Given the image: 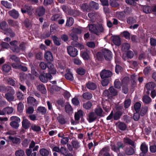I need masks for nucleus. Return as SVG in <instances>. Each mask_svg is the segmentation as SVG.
Segmentation results:
<instances>
[{
    "mask_svg": "<svg viewBox=\"0 0 156 156\" xmlns=\"http://www.w3.org/2000/svg\"><path fill=\"white\" fill-rule=\"evenodd\" d=\"M40 153L42 156H48L49 153L48 150L45 148H42L40 150Z\"/></svg>",
    "mask_w": 156,
    "mask_h": 156,
    "instance_id": "nucleus-24",
    "label": "nucleus"
},
{
    "mask_svg": "<svg viewBox=\"0 0 156 156\" xmlns=\"http://www.w3.org/2000/svg\"><path fill=\"white\" fill-rule=\"evenodd\" d=\"M124 141L125 143L131 145L132 146L135 147L134 143L130 139L127 138H124Z\"/></svg>",
    "mask_w": 156,
    "mask_h": 156,
    "instance_id": "nucleus-29",
    "label": "nucleus"
},
{
    "mask_svg": "<svg viewBox=\"0 0 156 156\" xmlns=\"http://www.w3.org/2000/svg\"><path fill=\"white\" fill-rule=\"evenodd\" d=\"M106 60H110L112 58V52L108 50L105 49L102 51V54Z\"/></svg>",
    "mask_w": 156,
    "mask_h": 156,
    "instance_id": "nucleus-8",
    "label": "nucleus"
},
{
    "mask_svg": "<svg viewBox=\"0 0 156 156\" xmlns=\"http://www.w3.org/2000/svg\"><path fill=\"white\" fill-rule=\"evenodd\" d=\"M110 3L112 7H117L119 5L116 0H111L110 1Z\"/></svg>",
    "mask_w": 156,
    "mask_h": 156,
    "instance_id": "nucleus-58",
    "label": "nucleus"
},
{
    "mask_svg": "<svg viewBox=\"0 0 156 156\" xmlns=\"http://www.w3.org/2000/svg\"><path fill=\"white\" fill-rule=\"evenodd\" d=\"M18 99L20 100H22L24 99L23 94L20 92L18 91L16 93Z\"/></svg>",
    "mask_w": 156,
    "mask_h": 156,
    "instance_id": "nucleus-55",
    "label": "nucleus"
},
{
    "mask_svg": "<svg viewBox=\"0 0 156 156\" xmlns=\"http://www.w3.org/2000/svg\"><path fill=\"white\" fill-rule=\"evenodd\" d=\"M112 72L108 70H103L100 73V76L102 79L110 77L112 75Z\"/></svg>",
    "mask_w": 156,
    "mask_h": 156,
    "instance_id": "nucleus-7",
    "label": "nucleus"
},
{
    "mask_svg": "<svg viewBox=\"0 0 156 156\" xmlns=\"http://www.w3.org/2000/svg\"><path fill=\"white\" fill-rule=\"evenodd\" d=\"M67 49L68 54L71 57H74L78 55V51L74 48L70 46H68Z\"/></svg>",
    "mask_w": 156,
    "mask_h": 156,
    "instance_id": "nucleus-4",
    "label": "nucleus"
},
{
    "mask_svg": "<svg viewBox=\"0 0 156 156\" xmlns=\"http://www.w3.org/2000/svg\"><path fill=\"white\" fill-rule=\"evenodd\" d=\"M110 150V148L108 147H104L100 151V154H102L103 153H108V152Z\"/></svg>",
    "mask_w": 156,
    "mask_h": 156,
    "instance_id": "nucleus-56",
    "label": "nucleus"
},
{
    "mask_svg": "<svg viewBox=\"0 0 156 156\" xmlns=\"http://www.w3.org/2000/svg\"><path fill=\"white\" fill-rule=\"evenodd\" d=\"M90 7L96 9H98V3L93 1H92L90 3Z\"/></svg>",
    "mask_w": 156,
    "mask_h": 156,
    "instance_id": "nucleus-42",
    "label": "nucleus"
},
{
    "mask_svg": "<svg viewBox=\"0 0 156 156\" xmlns=\"http://www.w3.org/2000/svg\"><path fill=\"white\" fill-rule=\"evenodd\" d=\"M1 2L2 4L6 8L8 9H11L12 8L11 4L8 2L7 1H2Z\"/></svg>",
    "mask_w": 156,
    "mask_h": 156,
    "instance_id": "nucleus-35",
    "label": "nucleus"
},
{
    "mask_svg": "<svg viewBox=\"0 0 156 156\" xmlns=\"http://www.w3.org/2000/svg\"><path fill=\"white\" fill-rule=\"evenodd\" d=\"M52 38L55 45L59 46L61 44L60 40L59 38L55 36L52 37Z\"/></svg>",
    "mask_w": 156,
    "mask_h": 156,
    "instance_id": "nucleus-36",
    "label": "nucleus"
},
{
    "mask_svg": "<svg viewBox=\"0 0 156 156\" xmlns=\"http://www.w3.org/2000/svg\"><path fill=\"white\" fill-rule=\"evenodd\" d=\"M109 90L110 92V96H115L117 95V92L113 87H110L109 89Z\"/></svg>",
    "mask_w": 156,
    "mask_h": 156,
    "instance_id": "nucleus-28",
    "label": "nucleus"
},
{
    "mask_svg": "<svg viewBox=\"0 0 156 156\" xmlns=\"http://www.w3.org/2000/svg\"><path fill=\"white\" fill-rule=\"evenodd\" d=\"M5 33L11 37H13L15 35V33L10 28H9Z\"/></svg>",
    "mask_w": 156,
    "mask_h": 156,
    "instance_id": "nucleus-57",
    "label": "nucleus"
},
{
    "mask_svg": "<svg viewBox=\"0 0 156 156\" xmlns=\"http://www.w3.org/2000/svg\"><path fill=\"white\" fill-rule=\"evenodd\" d=\"M77 73L80 75H83L85 73V70L83 68H80L77 70Z\"/></svg>",
    "mask_w": 156,
    "mask_h": 156,
    "instance_id": "nucleus-53",
    "label": "nucleus"
},
{
    "mask_svg": "<svg viewBox=\"0 0 156 156\" xmlns=\"http://www.w3.org/2000/svg\"><path fill=\"white\" fill-rule=\"evenodd\" d=\"M89 30L98 35L104 31V28L102 25L90 24L88 25Z\"/></svg>",
    "mask_w": 156,
    "mask_h": 156,
    "instance_id": "nucleus-1",
    "label": "nucleus"
},
{
    "mask_svg": "<svg viewBox=\"0 0 156 156\" xmlns=\"http://www.w3.org/2000/svg\"><path fill=\"white\" fill-rule=\"evenodd\" d=\"M143 100L144 102L146 104H148L151 101V98L149 96L147 95L144 96Z\"/></svg>",
    "mask_w": 156,
    "mask_h": 156,
    "instance_id": "nucleus-39",
    "label": "nucleus"
},
{
    "mask_svg": "<svg viewBox=\"0 0 156 156\" xmlns=\"http://www.w3.org/2000/svg\"><path fill=\"white\" fill-rule=\"evenodd\" d=\"M156 87L155 83L154 82H150L146 85V87L147 90H152Z\"/></svg>",
    "mask_w": 156,
    "mask_h": 156,
    "instance_id": "nucleus-20",
    "label": "nucleus"
},
{
    "mask_svg": "<svg viewBox=\"0 0 156 156\" xmlns=\"http://www.w3.org/2000/svg\"><path fill=\"white\" fill-rule=\"evenodd\" d=\"M3 71L5 72H8L11 69V67L7 65L4 64L2 67Z\"/></svg>",
    "mask_w": 156,
    "mask_h": 156,
    "instance_id": "nucleus-43",
    "label": "nucleus"
},
{
    "mask_svg": "<svg viewBox=\"0 0 156 156\" xmlns=\"http://www.w3.org/2000/svg\"><path fill=\"white\" fill-rule=\"evenodd\" d=\"M89 54L90 52L88 51L83 52L82 54V58L84 60L88 59L89 58Z\"/></svg>",
    "mask_w": 156,
    "mask_h": 156,
    "instance_id": "nucleus-30",
    "label": "nucleus"
},
{
    "mask_svg": "<svg viewBox=\"0 0 156 156\" xmlns=\"http://www.w3.org/2000/svg\"><path fill=\"white\" fill-rule=\"evenodd\" d=\"M44 58L48 61H52L53 60L52 54L49 51H47L45 53Z\"/></svg>",
    "mask_w": 156,
    "mask_h": 156,
    "instance_id": "nucleus-15",
    "label": "nucleus"
},
{
    "mask_svg": "<svg viewBox=\"0 0 156 156\" xmlns=\"http://www.w3.org/2000/svg\"><path fill=\"white\" fill-rule=\"evenodd\" d=\"M8 14L10 16L15 19H17L19 16L18 12L14 9L9 11Z\"/></svg>",
    "mask_w": 156,
    "mask_h": 156,
    "instance_id": "nucleus-9",
    "label": "nucleus"
},
{
    "mask_svg": "<svg viewBox=\"0 0 156 156\" xmlns=\"http://www.w3.org/2000/svg\"><path fill=\"white\" fill-rule=\"evenodd\" d=\"M92 105L90 101H88L83 104V107L86 109H89L91 108Z\"/></svg>",
    "mask_w": 156,
    "mask_h": 156,
    "instance_id": "nucleus-45",
    "label": "nucleus"
},
{
    "mask_svg": "<svg viewBox=\"0 0 156 156\" xmlns=\"http://www.w3.org/2000/svg\"><path fill=\"white\" fill-rule=\"evenodd\" d=\"M122 115V113L121 112H116L114 116V118L115 120H118Z\"/></svg>",
    "mask_w": 156,
    "mask_h": 156,
    "instance_id": "nucleus-47",
    "label": "nucleus"
},
{
    "mask_svg": "<svg viewBox=\"0 0 156 156\" xmlns=\"http://www.w3.org/2000/svg\"><path fill=\"white\" fill-rule=\"evenodd\" d=\"M68 150L64 147H62L60 148V153L64 155H66L68 154Z\"/></svg>",
    "mask_w": 156,
    "mask_h": 156,
    "instance_id": "nucleus-46",
    "label": "nucleus"
},
{
    "mask_svg": "<svg viewBox=\"0 0 156 156\" xmlns=\"http://www.w3.org/2000/svg\"><path fill=\"white\" fill-rule=\"evenodd\" d=\"M9 29L8 25L6 22L2 21L0 22V29L2 30L6 33Z\"/></svg>",
    "mask_w": 156,
    "mask_h": 156,
    "instance_id": "nucleus-14",
    "label": "nucleus"
},
{
    "mask_svg": "<svg viewBox=\"0 0 156 156\" xmlns=\"http://www.w3.org/2000/svg\"><path fill=\"white\" fill-rule=\"evenodd\" d=\"M71 44L75 47L79 48L80 49H83L84 48V45L83 44H81L77 43L75 41L72 42Z\"/></svg>",
    "mask_w": 156,
    "mask_h": 156,
    "instance_id": "nucleus-27",
    "label": "nucleus"
},
{
    "mask_svg": "<svg viewBox=\"0 0 156 156\" xmlns=\"http://www.w3.org/2000/svg\"><path fill=\"white\" fill-rule=\"evenodd\" d=\"M73 22L74 20L72 18H69L67 20L66 25L67 26H71L73 24Z\"/></svg>",
    "mask_w": 156,
    "mask_h": 156,
    "instance_id": "nucleus-40",
    "label": "nucleus"
},
{
    "mask_svg": "<svg viewBox=\"0 0 156 156\" xmlns=\"http://www.w3.org/2000/svg\"><path fill=\"white\" fill-rule=\"evenodd\" d=\"M97 118V116L94 112L90 113L87 118V119L89 122H91L94 121Z\"/></svg>",
    "mask_w": 156,
    "mask_h": 156,
    "instance_id": "nucleus-17",
    "label": "nucleus"
},
{
    "mask_svg": "<svg viewBox=\"0 0 156 156\" xmlns=\"http://www.w3.org/2000/svg\"><path fill=\"white\" fill-rule=\"evenodd\" d=\"M22 118L23 119L22 122V126L25 129H27L30 126V123L25 116H23Z\"/></svg>",
    "mask_w": 156,
    "mask_h": 156,
    "instance_id": "nucleus-12",
    "label": "nucleus"
},
{
    "mask_svg": "<svg viewBox=\"0 0 156 156\" xmlns=\"http://www.w3.org/2000/svg\"><path fill=\"white\" fill-rule=\"evenodd\" d=\"M136 21L132 17L129 18L127 20V22L129 24H132L135 23Z\"/></svg>",
    "mask_w": 156,
    "mask_h": 156,
    "instance_id": "nucleus-64",
    "label": "nucleus"
},
{
    "mask_svg": "<svg viewBox=\"0 0 156 156\" xmlns=\"http://www.w3.org/2000/svg\"><path fill=\"white\" fill-rule=\"evenodd\" d=\"M24 105L22 103H19L18 105V110L20 112H21L23 110Z\"/></svg>",
    "mask_w": 156,
    "mask_h": 156,
    "instance_id": "nucleus-60",
    "label": "nucleus"
},
{
    "mask_svg": "<svg viewBox=\"0 0 156 156\" xmlns=\"http://www.w3.org/2000/svg\"><path fill=\"white\" fill-rule=\"evenodd\" d=\"M148 109V107L146 106L142 108L140 112V115L142 116H143L145 115L147 113Z\"/></svg>",
    "mask_w": 156,
    "mask_h": 156,
    "instance_id": "nucleus-44",
    "label": "nucleus"
},
{
    "mask_svg": "<svg viewBox=\"0 0 156 156\" xmlns=\"http://www.w3.org/2000/svg\"><path fill=\"white\" fill-rule=\"evenodd\" d=\"M36 12L39 16H41L44 15L45 9L42 7H40L37 9Z\"/></svg>",
    "mask_w": 156,
    "mask_h": 156,
    "instance_id": "nucleus-23",
    "label": "nucleus"
},
{
    "mask_svg": "<svg viewBox=\"0 0 156 156\" xmlns=\"http://www.w3.org/2000/svg\"><path fill=\"white\" fill-rule=\"evenodd\" d=\"M9 138L13 144H19L21 141L20 139L19 138L14 137L11 136H9Z\"/></svg>",
    "mask_w": 156,
    "mask_h": 156,
    "instance_id": "nucleus-21",
    "label": "nucleus"
},
{
    "mask_svg": "<svg viewBox=\"0 0 156 156\" xmlns=\"http://www.w3.org/2000/svg\"><path fill=\"white\" fill-rule=\"evenodd\" d=\"M87 87L90 90H94L97 88V86L95 83L91 82H89L86 84Z\"/></svg>",
    "mask_w": 156,
    "mask_h": 156,
    "instance_id": "nucleus-19",
    "label": "nucleus"
},
{
    "mask_svg": "<svg viewBox=\"0 0 156 156\" xmlns=\"http://www.w3.org/2000/svg\"><path fill=\"white\" fill-rule=\"evenodd\" d=\"M31 128L33 130L36 132H38L41 129V127L39 126L35 125H32L31 126Z\"/></svg>",
    "mask_w": 156,
    "mask_h": 156,
    "instance_id": "nucleus-50",
    "label": "nucleus"
},
{
    "mask_svg": "<svg viewBox=\"0 0 156 156\" xmlns=\"http://www.w3.org/2000/svg\"><path fill=\"white\" fill-rule=\"evenodd\" d=\"M15 154L16 156H23L24 154V152L22 150H19L16 152Z\"/></svg>",
    "mask_w": 156,
    "mask_h": 156,
    "instance_id": "nucleus-54",
    "label": "nucleus"
},
{
    "mask_svg": "<svg viewBox=\"0 0 156 156\" xmlns=\"http://www.w3.org/2000/svg\"><path fill=\"white\" fill-rule=\"evenodd\" d=\"M130 48V45L128 43H124L122 45V49L123 51L128 50Z\"/></svg>",
    "mask_w": 156,
    "mask_h": 156,
    "instance_id": "nucleus-41",
    "label": "nucleus"
},
{
    "mask_svg": "<svg viewBox=\"0 0 156 156\" xmlns=\"http://www.w3.org/2000/svg\"><path fill=\"white\" fill-rule=\"evenodd\" d=\"M112 149L115 152L118 153L120 151V148H122L124 147L123 144L121 142H118L116 144H112Z\"/></svg>",
    "mask_w": 156,
    "mask_h": 156,
    "instance_id": "nucleus-6",
    "label": "nucleus"
},
{
    "mask_svg": "<svg viewBox=\"0 0 156 156\" xmlns=\"http://www.w3.org/2000/svg\"><path fill=\"white\" fill-rule=\"evenodd\" d=\"M83 98H84L85 99L87 100H89L91 99L93 97V95L92 94L90 93L87 92L84 93L83 94Z\"/></svg>",
    "mask_w": 156,
    "mask_h": 156,
    "instance_id": "nucleus-32",
    "label": "nucleus"
},
{
    "mask_svg": "<svg viewBox=\"0 0 156 156\" xmlns=\"http://www.w3.org/2000/svg\"><path fill=\"white\" fill-rule=\"evenodd\" d=\"M119 127L121 130H125L126 128V126L123 123H120L119 124Z\"/></svg>",
    "mask_w": 156,
    "mask_h": 156,
    "instance_id": "nucleus-63",
    "label": "nucleus"
},
{
    "mask_svg": "<svg viewBox=\"0 0 156 156\" xmlns=\"http://www.w3.org/2000/svg\"><path fill=\"white\" fill-rule=\"evenodd\" d=\"M126 154L127 155H132L134 153V151L133 148L130 147L126 148L125 151Z\"/></svg>",
    "mask_w": 156,
    "mask_h": 156,
    "instance_id": "nucleus-26",
    "label": "nucleus"
},
{
    "mask_svg": "<svg viewBox=\"0 0 156 156\" xmlns=\"http://www.w3.org/2000/svg\"><path fill=\"white\" fill-rule=\"evenodd\" d=\"M116 16L119 19L121 20L125 17V12H117Z\"/></svg>",
    "mask_w": 156,
    "mask_h": 156,
    "instance_id": "nucleus-37",
    "label": "nucleus"
},
{
    "mask_svg": "<svg viewBox=\"0 0 156 156\" xmlns=\"http://www.w3.org/2000/svg\"><path fill=\"white\" fill-rule=\"evenodd\" d=\"M46 108L43 107L39 106L37 108V112L42 115H44L46 113Z\"/></svg>",
    "mask_w": 156,
    "mask_h": 156,
    "instance_id": "nucleus-22",
    "label": "nucleus"
},
{
    "mask_svg": "<svg viewBox=\"0 0 156 156\" xmlns=\"http://www.w3.org/2000/svg\"><path fill=\"white\" fill-rule=\"evenodd\" d=\"M66 78L69 80H73V75L70 73H68L65 75Z\"/></svg>",
    "mask_w": 156,
    "mask_h": 156,
    "instance_id": "nucleus-61",
    "label": "nucleus"
},
{
    "mask_svg": "<svg viewBox=\"0 0 156 156\" xmlns=\"http://www.w3.org/2000/svg\"><path fill=\"white\" fill-rule=\"evenodd\" d=\"M112 41L113 43L116 45L119 46L121 44V41L120 37L118 36L113 37Z\"/></svg>",
    "mask_w": 156,
    "mask_h": 156,
    "instance_id": "nucleus-18",
    "label": "nucleus"
},
{
    "mask_svg": "<svg viewBox=\"0 0 156 156\" xmlns=\"http://www.w3.org/2000/svg\"><path fill=\"white\" fill-rule=\"evenodd\" d=\"M10 43L12 46V49L14 52H18L19 51V49L17 46L18 42L16 41H13L11 42Z\"/></svg>",
    "mask_w": 156,
    "mask_h": 156,
    "instance_id": "nucleus-11",
    "label": "nucleus"
},
{
    "mask_svg": "<svg viewBox=\"0 0 156 156\" xmlns=\"http://www.w3.org/2000/svg\"><path fill=\"white\" fill-rule=\"evenodd\" d=\"M10 119L12 122H20V119L19 118L16 116H12L10 118Z\"/></svg>",
    "mask_w": 156,
    "mask_h": 156,
    "instance_id": "nucleus-51",
    "label": "nucleus"
},
{
    "mask_svg": "<svg viewBox=\"0 0 156 156\" xmlns=\"http://www.w3.org/2000/svg\"><path fill=\"white\" fill-rule=\"evenodd\" d=\"M47 67L49 73L53 74L56 73V70L54 66L52 63L49 62L47 64Z\"/></svg>",
    "mask_w": 156,
    "mask_h": 156,
    "instance_id": "nucleus-10",
    "label": "nucleus"
},
{
    "mask_svg": "<svg viewBox=\"0 0 156 156\" xmlns=\"http://www.w3.org/2000/svg\"><path fill=\"white\" fill-rule=\"evenodd\" d=\"M123 36L126 39H129L130 38V34L127 31H124L122 33Z\"/></svg>",
    "mask_w": 156,
    "mask_h": 156,
    "instance_id": "nucleus-59",
    "label": "nucleus"
},
{
    "mask_svg": "<svg viewBox=\"0 0 156 156\" xmlns=\"http://www.w3.org/2000/svg\"><path fill=\"white\" fill-rule=\"evenodd\" d=\"M131 103V101L130 99H126L124 102V105L125 107L126 108H128L130 106Z\"/></svg>",
    "mask_w": 156,
    "mask_h": 156,
    "instance_id": "nucleus-52",
    "label": "nucleus"
},
{
    "mask_svg": "<svg viewBox=\"0 0 156 156\" xmlns=\"http://www.w3.org/2000/svg\"><path fill=\"white\" fill-rule=\"evenodd\" d=\"M37 89L42 93H45L46 89L43 84H40L37 87Z\"/></svg>",
    "mask_w": 156,
    "mask_h": 156,
    "instance_id": "nucleus-31",
    "label": "nucleus"
},
{
    "mask_svg": "<svg viewBox=\"0 0 156 156\" xmlns=\"http://www.w3.org/2000/svg\"><path fill=\"white\" fill-rule=\"evenodd\" d=\"M21 11L23 13L27 12L29 15H30L33 12V9L31 6L25 5L21 9Z\"/></svg>",
    "mask_w": 156,
    "mask_h": 156,
    "instance_id": "nucleus-5",
    "label": "nucleus"
},
{
    "mask_svg": "<svg viewBox=\"0 0 156 156\" xmlns=\"http://www.w3.org/2000/svg\"><path fill=\"white\" fill-rule=\"evenodd\" d=\"M27 102L28 104L33 106H37L38 104L36 100L32 97H29L27 98Z\"/></svg>",
    "mask_w": 156,
    "mask_h": 156,
    "instance_id": "nucleus-13",
    "label": "nucleus"
},
{
    "mask_svg": "<svg viewBox=\"0 0 156 156\" xmlns=\"http://www.w3.org/2000/svg\"><path fill=\"white\" fill-rule=\"evenodd\" d=\"M8 92L5 95V98L9 101H13L14 99L13 95L15 93L14 90L11 87H8Z\"/></svg>",
    "mask_w": 156,
    "mask_h": 156,
    "instance_id": "nucleus-2",
    "label": "nucleus"
},
{
    "mask_svg": "<svg viewBox=\"0 0 156 156\" xmlns=\"http://www.w3.org/2000/svg\"><path fill=\"white\" fill-rule=\"evenodd\" d=\"M83 116V112L82 110H79L76 112L75 115V118L76 120H78L80 118Z\"/></svg>",
    "mask_w": 156,
    "mask_h": 156,
    "instance_id": "nucleus-25",
    "label": "nucleus"
},
{
    "mask_svg": "<svg viewBox=\"0 0 156 156\" xmlns=\"http://www.w3.org/2000/svg\"><path fill=\"white\" fill-rule=\"evenodd\" d=\"M140 149L142 153L140 154V156H145V154L147 152L148 150L147 147L145 144H142L140 146Z\"/></svg>",
    "mask_w": 156,
    "mask_h": 156,
    "instance_id": "nucleus-16",
    "label": "nucleus"
},
{
    "mask_svg": "<svg viewBox=\"0 0 156 156\" xmlns=\"http://www.w3.org/2000/svg\"><path fill=\"white\" fill-rule=\"evenodd\" d=\"M96 114L98 116H102V114L103 112V110L100 108H98L95 109L94 110Z\"/></svg>",
    "mask_w": 156,
    "mask_h": 156,
    "instance_id": "nucleus-33",
    "label": "nucleus"
},
{
    "mask_svg": "<svg viewBox=\"0 0 156 156\" xmlns=\"http://www.w3.org/2000/svg\"><path fill=\"white\" fill-rule=\"evenodd\" d=\"M141 107V104L139 102H136L134 105V109L136 112H138Z\"/></svg>",
    "mask_w": 156,
    "mask_h": 156,
    "instance_id": "nucleus-34",
    "label": "nucleus"
},
{
    "mask_svg": "<svg viewBox=\"0 0 156 156\" xmlns=\"http://www.w3.org/2000/svg\"><path fill=\"white\" fill-rule=\"evenodd\" d=\"M39 78L40 80L42 82L47 83L48 80H51L52 78V76L49 73H43L40 76Z\"/></svg>",
    "mask_w": 156,
    "mask_h": 156,
    "instance_id": "nucleus-3",
    "label": "nucleus"
},
{
    "mask_svg": "<svg viewBox=\"0 0 156 156\" xmlns=\"http://www.w3.org/2000/svg\"><path fill=\"white\" fill-rule=\"evenodd\" d=\"M115 87L118 89H119L121 87L122 84L120 81L118 80H116L114 83Z\"/></svg>",
    "mask_w": 156,
    "mask_h": 156,
    "instance_id": "nucleus-38",
    "label": "nucleus"
},
{
    "mask_svg": "<svg viewBox=\"0 0 156 156\" xmlns=\"http://www.w3.org/2000/svg\"><path fill=\"white\" fill-rule=\"evenodd\" d=\"M20 122H11L10 123V125L13 128L15 129H17L19 126V123Z\"/></svg>",
    "mask_w": 156,
    "mask_h": 156,
    "instance_id": "nucleus-49",
    "label": "nucleus"
},
{
    "mask_svg": "<svg viewBox=\"0 0 156 156\" xmlns=\"http://www.w3.org/2000/svg\"><path fill=\"white\" fill-rule=\"evenodd\" d=\"M6 114H10L12 113L14 109L13 108L11 107H7L5 108Z\"/></svg>",
    "mask_w": 156,
    "mask_h": 156,
    "instance_id": "nucleus-48",
    "label": "nucleus"
},
{
    "mask_svg": "<svg viewBox=\"0 0 156 156\" xmlns=\"http://www.w3.org/2000/svg\"><path fill=\"white\" fill-rule=\"evenodd\" d=\"M65 110L66 112L69 113L72 111V109L70 105H67L65 106Z\"/></svg>",
    "mask_w": 156,
    "mask_h": 156,
    "instance_id": "nucleus-62",
    "label": "nucleus"
}]
</instances>
